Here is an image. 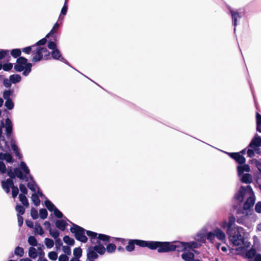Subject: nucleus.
<instances>
[{"instance_id": "nucleus-43", "label": "nucleus", "mask_w": 261, "mask_h": 261, "mask_svg": "<svg viewBox=\"0 0 261 261\" xmlns=\"http://www.w3.org/2000/svg\"><path fill=\"white\" fill-rule=\"evenodd\" d=\"M4 146H3L1 143H0V149L3 152H5V153L8 152V151L10 150L9 143L7 141L4 142Z\"/></svg>"}, {"instance_id": "nucleus-5", "label": "nucleus", "mask_w": 261, "mask_h": 261, "mask_svg": "<svg viewBox=\"0 0 261 261\" xmlns=\"http://www.w3.org/2000/svg\"><path fill=\"white\" fill-rule=\"evenodd\" d=\"M32 66V64L29 63L26 58L21 57L17 59L14 69L16 72L23 71L22 75L27 76L31 72Z\"/></svg>"}, {"instance_id": "nucleus-46", "label": "nucleus", "mask_w": 261, "mask_h": 261, "mask_svg": "<svg viewBox=\"0 0 261 261\" xmlns=\"http://www.w3.org/2000/svg\"><path fill=\"white\" fill-rule=\"evenodd\" d=\"M47 216H48V213H47V210L45 208H41L39 210V216L41 219H42L43 220L47 218Z\"/></svg>"}, {"instance_id": "nucleus-53", "label": "nucleus", "mask_w": 261, "mask_h": 261, "mask_svg": "<svg viewBox=\"0 0 261 261\" xmlns=\"http://www.w3.org/2000/svg\"><path fill=\"white\" fill-rule=\"evenodd\" d=\"M27 186L29 189L34 193H36V187H38L35 181H33V182H28Z\"/></svg>"}, {"instance_id": "nucleus-7", "label": "nucleus", "mask_w": 261, "mask_h": 261, "mask_svg": "<svg viewBox=\"0 0 261 261\" xmlns=\"http://www.w3.org/2000/svg\"><path fill=\"white\" fill-rule=\"evenodd\" d=\"M69 224H71L70 228H84L72 222L67 217H64L63 219L57 220L55 222L57 228H66Z\"/></svg>"}, {"instance_id": "nucleus-36", "label": "nucleus", "mask_w": 261, "mask_h": 261, "mask_svg": "<svg viewBox=\"0 0 261 261\" xmlns=\"http://www.w3.org/2000/svg\"><path fill=\"white\" fill-rule=\"evenodd\" d=\"M19 198L23 206L25 207H28L29 206V203L25 195L20 194L19 195Z\"/></svg>"}, {"instance_id": "nucleus-63", "label": "nucleus", "mask_w": 261, "mask_h": 261, "mask_svg": "<svg viewBox=\"0 0 261 261\" xmlns=\"http://www.w3.org/2000/svg\"><path fill=\"white\" fill-rule=\"evenodd\" d=\"M48 47L54 50V49H57V44L55 41H49L47 44Z\"/></svg>"}, {"instance_id": "nucleus-2", "label": "nucleus", "mask_w": 261, "mask_h": 261, "mask_svg": "<svg viewBox=\"0 0 261 261\" xmlns=\"http://www.w3.org/2000/svg\"><path fill=\"white\" fill-rule=\"evenodd\" d=\"M30 169L27 165L26 163L21 161L20 164V167H16L13 170L12 167H9L7 169V174L9 177V178L13 179L15 178L16 177L21 180L25 181L28 180V177L25 174H29Z\"/></svg>"}, {"instance_id": "nucleus-55", "label": "nucleus", "mask_w": 261, "mask_h": 261, "mask_svg": "<svg viewBox=\"0 0 261 261\" xmlns=\"http://www.w3.org/2000/svg\"><path fill=\"white\" fill-rule=\"evenodd\" d=\"M49 234L54 238L55 239H56L58 238L59 236V232L58 229H49Z\"/></svg>"}, {"instance_id": "nucleus-45", "label": "nucleus", "mask_w": 261, "mask_h": 261, "mask_svg": "<svg viewBox=\"0 0 261 261\" xmlns=\"http://www.w3.org/2000/svg\"><path fill=\"white\" fill-rule=\"evenodd\" d=\"M74 257L80 258L82 255V250L80 247L75 248L73 250Z\"/></svg>"}, {"instance_id": "nucleus-15", "label": "nucleus", "mask_w": 261, "mask_h": 261, "mask_svg": "<svg viewBox=\"0 0 261 261\" xmlns=\"http://www.w3.org/2000/svg\"><path fill=\"white\" fill-rule=\"evenodd\" d=\"M5 132L7 138L12 139L11 136L13 132V123L11 119L7 118L5 120Z\"/></svg>"}, {"instance_id": "nucleus-8", "label": "nucleus", "mask_w": 261, "mask_h": 261, "mask_svg": "<svg viewBox=\"0 0 261 261\" xmlns=\"http://www.w3.org/2000/svg\"><path fill=\"white\" fill-rule=\"evenodd\" d=\"M196 243L193 242L191 244L189 243L182 242H175L172 243V251H177L178 252L184 251L187 248H195Z\"/></svg>"}, {"instance_id": "nucleus-59", "label": "nucleus", "mask_w": 261, "mask_h": 261, "mask_svg": "<svg viewBox=\"0 0 261 261\" xmlns=\"http://www.w3.org/2000/svg\"><path fill=\"white\" fill-rule=\"evenodd\" d=\"M236 221V218L233 215L229 217L228 219V227L227 228H232L231 227L234 224Z\"/></svg>"}, {"instance_id": "nucleus-41", "label": "nucleus", "mask_w": 261, "mask_h": 261, "mask_svg": "<svg viewBox=\"0 0 261 261\" xmlns=\"http://www.w3.org/2000/svg\"><path fill=\"white\" fill-rule=\"evenodd\" d=\"M254 179L258 185L259 189L261 191V173H254Z\"/></svg>"}, {"instance_id": "nucleus-48", "label": "nucleus", "mask_w": 261, "mask_h": 261, "mask_svg": "<svg viewBox=\"0 0 261 261\" xmlns=\"http://www.w3.org/2000/svg\"><path fill=\"white\" fill-rule=\"evenodd\" d=\"M16 211L17 212L18 214L19 215H23L25 212V208L23 206L20 204H17L15 207Z\"/></svg>"}, {"instance_id": "nucleus-40", "label": "nucleus", "mask_w": 261, "mask_h": 261, "mask_svg": "<svg viewBox=\"0 0 261 261\" xmlns=\"http://www.w3.org/2000/svg\"><path fill=\"white\" fill-rule=\"evenodd\" d=\"M134 240H130L128 243V245L126 246L125 249L127 251L131 252L134 250L135 248Z\"/></svg>"}, {"instance_id": "nucleus-33", "label": "nucleus", "mask_w": 261, "mask_h": 261, "mask_svg": "<svg viewBox=\"0 0 261 261\" xmlns=\"http://www.w3.org/2000/svg\"><path fill=\"white\" fill-rule=\"evenodd\" d=\"M202 228H219V225L217 222H214L213 220L209 221L206 225Z\"/></svg>"}, {"instance_id": "nucleus-21", "label": "nucleus", "mask_w": 261, "mask_h": 261, "mask_svg": "<svg viewBox=\"0 0 261 261\" xmlns=\"http://www.w3.org/2000/svg\"><path fill=\"white\" fill-rule=\"evenodd\" d=\"M250 171V168L249 165L245 164H240L237 166V172L238 176H240L243 174H244V172H249Z\"/></svg>"}, {"instance_id": "nucleus-28", "label": "nucleus", "mask_w": 261, "mask_h": 261, "mask_svg": "<svg viewBox=\"0 0 261 261\" xmlns=\"http://www.w3.org/2000/svg\"><path fill=\"white\" fill-rule=\"evenodd\" d=\"M97 253L100 255H103L106 252V248L102 244H98L93 246Z\"/></svg>"}, {"instance_id": "nucleus-61", "label": "nucleus", "mask_w": 261, "mask_h": 261, "mask_svg": "<svg viewBox=\"0 0 261 261\" xmlns=\"http://www.w3.org/2000/svg\"><path fill=\"white\" fill-rule=\"evenodd\" d=\"M48 256L52 260H55L58 258V254L55 251H51L48 253Z\"/></svg>"}, {"instance_id": "nucleus-4", "label": "nucleus", "mask_w": 261, "mask_h": 261, "mask_svg": "<svg viewBox=\"0 0 261 261\" xmlns=\"http://www.w3.org/2000/svg\"><path fill=\"white\" fill-rule=\"evenodd\" d=\"M249 195V197H248L244 202L243 206H239V207L235 209L237 214L247 213L252 215L253 214L254 211L253 206L255 202V196L253 191L252 193H250Z\"/></svg>"}, {"instance_id": "nucleus-6", "label": "nucleus", "mask_w": 261, "mask_h": 261, "mask_svg": "<svg viewBox=\"0 0 261 261\" xmlns=\"http://www.w3.org/2000/svg\"><path fill=\"white\" fill-rule=\"evenodd\" d=\"M4 160L10 164L13 163L14 161L13 156L10 153L0 152V173L2 174L6 173L7 169L5 164L3 162Z\"/></svg>"}, {"instance_id": "nucleus-26", "label": "nucleus", "mask_w": 261, "mask_h": 261, "mask_svg": "<svg viewBox=\"0 0 261 261\" xmlns=\"http://www.w3.org/2000/svg\"><path fill=\"white\" fill-rule=\"evenodd\" d=\"M249 163L250 164L254 165L258 169V171L256 173H261V160L259 161L256 159H252L249 161Z\"/></svg>"}, {"instance_id": "nucleus-52", "label": "nucleus", "mask_w": 261, "mask_h": 261, "mask_svg": "<svg viewBox=\"0 0 261 261\" xmlns=\"http://www.w3.org/2000/svg\"><path fill=\"white\" fill-rule=\"evenodd\" d=\"M44 243L48 248H51L54 246V242L53 240L51 239L45 238L44 240Z\"/></svg>"}, {"instance_id": "nucleus-12", "label": "nucleus", "mask_w": 261, "mask_h": 261, "mask_svg": "<svg viewBox=\"0 0 261 261\" xmlns=\"http://www.w3.org/2000/svg\"><path fill=\"white\" fill-rule=\"evenodd\" d=\"M158 252L159 253L168 252L172 251V243L169 242L159 241L158 246Z\"/></svg>"}, {"instance_id": "nucleus-50", "label": "nucleus", "mask_w": 261, "mask_h": 261, "mask_svg": "<svg viewBox=\"0 0 261 261\" xmlns=\"http://www.w3.org/2000/svg\"><path fill=\"white\" fill-rule=\"evenodd\" d=\"M59 27V24L58 22H56L50 31L46 35V37H49L51 35H54L56 33V30Z\"/></svg>"}, {"instance_id": "nucleus-9", "label": "nucleus", "mask_w": 261, "mask_h": 261, "mask_svg": "<svg viewBox=\"0 0 261 261\" xmlns=\"http://www.w3.org/2000/svg\"><path fill=\"white\" fill-rule=\"evenodd\" d=\"M86 233L91 238L92 243H94L95 240H101L103 242H109L110 237L103 234H98L96 232L87 230Z\"/></svg>"}, {"instance_id": "nucleus-62", "label": "nucleus", "mask_w": 261, "mask_h": 261, "mask_svg": "<svg viewBox=\"0 0 261 261\" xmlns=\"http://www.w3.org/2000/svg\"><path fill=\"white\" fill-rule=\"evenodd\" d=\"M247 155L249 158H253L255 155L254 149L251 148H248L247 150Z\"/></svg>"}, {"instance_id": "nucleus-22", "label": "nucleus", "mask_w": 261, "mask_h": 261, "mask_svg": "<svg viewBox=\"0 0 261 261\" xmlns=\"http://www.w3.org/2000/svg\"><path fill=\"white\" fill-rule=\"evenodd\" d=\"M87 259H95L98 258V255L93 246H90L87 249Z\"/></svg>"}, {"instance_id": "nucleus-27", "label": "nucleus", "mask_w": 261, "mask_h": 261, "mask_svg": "<svg viewBox=\"0 0 261 261\" xmlns=\"http://www.w3.org/2000/svg\"><path fill=\"white\" fill-rule=\"evenodd\" d=\"M43 58V55L38 47L37 48V50L35 53V56L32 58V62H37L40 61Z\"/></svg>"}, {"instance_id": "nucleus-51", "label": "nucleus", "mask_w": 261, "mask_h": 261, "mask_svg": "<svg viewBox=\"0 0 261 261\" xmlns=\"http://www.w3.org/2000/svg\"><path fill=\"white\" fill-rule=\"evenodd\" d=\"M31 216L33 219L36 220L38 218L39 215L37 210L34 207L31 208Z\"/></svg>"}, {"instance_id": "nucleus-49", "label": "nucleus", "mask_w": 261, "mask_h": 261, "mask_svg": "<svg viewBox=\"0 0 261 261\" xmlns=\"http://www.w3.org/2000/svg\"><path fill=\"white\" fill-rule=\"evenodd\" d=\"M116 249V245L113 243H110L107 245L106 250L109 253H113L115 251Z\"/></svg>"}, {"instance_id": "nucleus-25", "label": "nucleus", "mask_w": 261, "mask_h": 261, "mask_svg": "<svg viewBox=\"0 0 261 261\" xmlns=\"http://www.w3.org/2000/svg\"><path fill=\"white\" fill-rule=\"evenodd\" d=\"M194 257V254L191 252H185L181 254V258L185 261H192Z\"/></svg>"}, {"instance_id": "nucleus-39", "label": "nucleus", "mask_w": 261, "mask_h": 261, "mask_svg": "<svg viewBox=\"0 0 261 261\" xmlns=\"http://www.w3.org/2000/svg\"><path fill=\"white\" fill-rule=\"evenodd\" d=\"M14 254H15V255H16L20 257L23 256L24 255L23 248L22 247H20L19 246L16 247L14 250Z\"/></svg>"}, {"instance_id": "nucleus-24", "label": "nucleus", "mask_w": 261, "mask_h": 261, "mask_svg": "<svg viewBox=\"0 0 261 261\" xmlns=\"http://www.w3.org/2000/svg\"><path fill=\"white\" fill-rule=\"evenodd\" d=\"M13 180L11 178H7L6 180L1 181L2 187L3 189L12 188L14 184Z\"/></svg>"}, {"instance_id": "nucleus-37", "label": "nucleus", "mask_w": 261, "mask_h": 261, "mask_svg": "<svg viewBox=\"0 0 261 261\" xmlns=\"http://www.w3.org/2000/svg\"><path fill=\"white\" fill-rule=\"evenodd\" d=\"M32 200L36 206H38L40 204V200L38 195L36 193H33L31 197Z\"/></svg>"}, {"instance_id": "nucleus-31", "label": "nucleus", "mask_w": 261, "mask_h": 261, "mask_svg": "<svg viewBox=\"0 0 261 261\" xmlns=\"http://www.w3.org/2000/svg\"><path fill=\"white\" fill-rule=\"evenodd\" d=\"M216 237V238L221 241L224 242L225 240V234L221 231V229H215Z\"/></svg>"}, {"instance_id": "nucleus-38", "label": "nucleus", "mask_w": 261, "mask_h": 261, "mask_svg": "<svg viewBox=\"0 0 261 261\" xmlns=\"http://www.w3.org/2000/svg\"><path fill=\"white\" fill-rule=\"evenodd\" d=\"M29 255L32 258H36L38 255L36 248L32 247H30L29 249Z\"/></svg>"}, {"instance_id": "nucleus-10", "label": "nucleus", "mask_w": 261, "mask_h": 261, "mask_svg": "<svg viewBox=\"0 0 261 261\" xmlns=\"http://www.w3.org/2000/svg\"><path fill=\"white\" fill-rule=\"evenodd\" d=\"M71 232L74 234L75 238L82 243L87 242L88 239L85 236V231L86 229H70Z\"/></svg>"}, {"instance_id": "nucleus-14", "label": "nucleus", "mask_w": 261, "mask_h": 261, "mask_svg": "<svg viewBox=\"0 0 261 261\" xmlns=\"http://www.w3.org/2000/svg\"><path fill=\"white\" fill-rule=\"evenodd\" d=\"M231 159H233L239 164H244L246 162V159L240 153L225 152Z\"/></svg>"}, {"instance_id": "nucleus-54", "label": "nucleus", "mask_w": 261, "mask_h": 261, "mask_svg": "<svg viewBox=\"0 0 261 261\" xmlns=\"http://www.w3.org/2000/svg\"><path fill=\"white\" fill-rule=\"evenodd\" d=\"M13 68V64L10 62L6 63L3 64V69L5 71H9Z\"/></svg>"}, {"instance_id": "nucleus-16", "label": "nucleus", "mask_w": 261, "mask_h": 261, "mask_svg": "<svg viewBox=\"0 0 261 261\" xmlns=\"http://www.w3.org/2000/svg\"><path fill=\"white\" fill-rule=\"evenodd\" d=\"M200 237V241L204 242L207 239L210 243H214L216 237L215 230L213 232L210 231L206 233L201 234L199 236Z\"/></svg>"}, {"instance_id": "nucleus-57", "label": "nucleus", "mask_w": 261, "mask_h": 261, "mask_svg": "<svg viewBox=\"0 0 261 261\" xmlns=\"http://www.w3.org/2000/svg\"><path fill=\"white\" fill-rule=\"evenodd\" d=\"M12 189V197L15 198L17 197L18 193H19V189L18 187L14 185V184H13V187L11 188Z\"/></svg>"}, {"instance_id": "nucleus-47", "label": "nucleus", "mask_w": 261, "mask_h": 261, "mask_svg": "<svg viewBox=\"0 0 261 261\" xmlns=\"http://www.w3.org/2000/svg\"><path fill=\"white\" fill-rule=\"evenodd\" d=\"M63 241H64V242L65 243H66L67 244L69 245H73L74 244V240L70 238L69 236H65L64 238H63Z\"/></svg>"}, {"instance_id": "nucleus-34", "label": "nucleus", "mask_w": 261, "mask_h": 261, "mask_svg": "<svg viewBox=\"0 0 261 261\" xmlns=\"http://www.w3.org/2000/svg\"><path fill=\"white\" fill-rule=\"evenodd\" d=\"M11 55L14 58H18L21 57V50L20 48H15L11 50Z\"/></svg>"}, {"instance_id": "nucleus-58", "label": "nucleus", "mask_w": 261, "mask_h": 261, "mask_svg": "<svg viewBox=\"0 0 261 261\" xmlns=\"http://www.w3.org/2000/svg\"><path fill=\"white\" fill-rule=\"evenodd\" d=\"M56 217L59 219H63L64 217H66L63 214V213L57 208L53 212Z\"/></svg>"}, {"instance_id": "nucleus-1", "label": "nucleus", "mask_w": 261, "mask_h": 261, "mask_svg": "<svg viewBox=\"0 0 261 261\" xmlns=\"http://www.w3.org/2000/svg\"><path fill=\"white\" fill-rule=\"evenodd\" d=\"M229 241L233 246H238L236 250H246L250 248L251 243L246 241L243 235L241 234L239 229H227Z\"/></svg>"}, {"instance_id": "nucleus-30", "label": "nucleus", "mask_w": 261, "mask_h": 261, "mask_svg": "<svg viewBox=\"0 0 261 261\" xmlns=\"http://www.w3.org/2000/svg\"><path fill=\"white\" fill-rule=\"evenodd\" d=\"M159 241H146V247L149 248L151 250H155L157 249L158 246Z\"/></svg>"}, {"instance_id": "nucleus-3", "label": "nucleus", "mask_w": 261, "mask_h": 261, "mask_svg": "<svg viewBox=\"0 0 261 261\" xmlns=\"http://www.w3.org/2000/svg\"><path fill=\"white\" fill-rule=\"evenodd\" d=\"M252 193L253 189L250 185L241 186L233 196L232 200L236 203L233 204L232 208L235 210L239 207V206H242L244 201L245 195Z\"/></svg>"}, {"instance_id": "nucleus-23", "label": "nucleus", "mask_w": 261, "mask_h": 261, "mask_svg": "<svg viewBox=\"0 0 261 261\" xmlns=\"http://www.w3.org/2000/svg\"><path fill=\"white\" fill-rule=\"evenodd\" d=\"M239 176L240 178V181L242 183L249 184H251L253 181L251 174L248 173L243 174L242 175Z\"/></svg>"}, {"instance_id": "nucleus-42", "label": "nucleus", "mask_w": 261, "mask_h": 261, "mask_svg": "<svg viewBox=\"0 0 261 261\" xmlns=\"http://www.w3.org/2000/svg\"><path fill=\"white\" fill-rule=\"evenodd\" d=\"M13 93V90H7L4 91L3 93V97L4 98L7 100V99H11L10 98L11 96L12 95Z\"/></svg>"}, {"instance_id": "nucleus-17", "label": "nucleus", "mask_w": 261, "mask_h": 261, "mask_svg": "<svg viewBox=\"0 0 261 261\" xmlns=\"http://www.w3.org/2000/svg\"><path fill=\"white\" fill-rule=\"evenodd\" d=\"M261 147V137L257 134H256L252 138L247 148H255L256 147Z\"/></svg>"}, {"instance_id": "nucleus-20", "label": "nucleus", "mask_w": 261, "mask_h": 261, "mask_svg": "<svg viewBox=\"0 0 261 261\" xmlns=\"http://www.w3.org/2000/svg\"><path fill=\"white\" fill-rule=\"evenodd\" d=\"M242 252L245 251V258L248 259V261H253V257L255 256L256 251L254 248H251L248 249L247 248L246 250L241 251Z\"/></svg>"}, {"instance_id": "nucleus-44", "label": "nucleus", "mask_w": 261, "mask_h": 261, "mask_svg": "<svg viewBox=\"0 0 261 261\" xmlns=\"http://www.w3.org/2000/svg\"><path fill=\"white\" fill-rule=\"evenodd\" d=\"M5 106L9 110H11L14 108V103L13 102V100L11 99H7L5 103Z\"/></svg>"}, {"instance_id": "nucleus-60", "label": "nucleus", "mask_w": 261, "mask_h": 261, "mask_svg": "<svg viewBox=\"0 0 261 261\" xmlns=\"http://www.w3.org/2000/svg\"><path fill=\"white\" fill-rule=\"evenodd\" d=\"M134 241L136 245L142 247H146V241L134 240Z\"/></svg>"}, {"instance_id": "nucleus-13", "label": "nucleus", "mask_w": 261, "mask_h": 261, "mask_svg": "<svg viewBox=\"0 0 261 261\" xmlns=\"http://www.w3.org/2000/svg\"><path fill=\"white\" fill-rule=\"evenodd\" d=\"M51 55L53 59L62 62L72 68L74 69V68L71 66V64L64 57H62V54L59 49L57 48L52 50Z\"/></svg>"}, {"instance_id": "nucleus-18", "label": "nucleus", "mask_w": 261, "mask_h": 261, "mask_svg": "<svg viewBox=\"0 0 261 261\" xmlns=\"http://www.w3.org/2000/svg\"><path fill=\"white\" fill-rule=\"evenodd\" d=\"M239 215H241V214H240ZM241 215H242V216L238 217L237 218V223L240 224H242L244 226L248 227V228H249V226H248L247 220L249 218V217L251 215L247 213L244 214H241Z\"/></svg>"}, {"instance_id": "nucleus-11", "label": "nucleus", "mask_w": 261, "mask_h": 261, "mask_svg": "<svg viewBox=\"0 0 261 261\" xmlns=\"http://www.w3.org/2000/svg\"><path fill=\"white\" fill-rule=\"evenodd\" d=\"M228 14L231 15L232 23L234 26V32L235 33L236 30V27L238 24V21L240 20L242 17V16L241 15V14L239 13L237 11L233 10L230 7H228Z\"/></svg>"}, {"instance_id": "nucleus-56", "label": "nucleus", "mask_w": 261, "mask_h": 261, "mask_svg": "<svg viewBox=\"0 0 261 261\" xmlns=\"http://www.w3.org/2000/svg\"><path fill=\"white\" fill-rule=\"evenodd\" d=\"M28 243L32 246H36L37 244V240L34 236H30L29 237Z\"/></svg>"}, {"instance_id": "nucleus-35", "label": "nucleus", "mask_w": 261, "mask_h": 261, "mask_svg": "<svg viewBox=\"0 0 261 261\" xmlns=\"http://www.w3.org/2000/svg\"><path fill=\"white\" fill-rule=\"evenodd\" d=\"M256 130L261 132V115L258 112L256 113Z\"/></svg>"}, {"instance_id": "nucleus-64", "label": "nucleus", "mask_w": 261, "mask_h": 261, "mask_svg": "<svg viewBox=\"0 0 261 261\" xmlns=\"http://www.w3.org/2000/svg\"><path fill=\"white\" fill-rule=\"evenodd\" d=\"M254 209L256 213H261V201H258L256 203Z\"/></svg>"}, {"instance_id": "nucleus-19", "label": "nucleus", "mask_w": 261, "mask_h": 261, "mask_svg": "<svg viewBox=\"0 0 261 261\" xmlns=\"http://www.w3.org/2000/svg\"><path fill=\"white\" fill-rule=\"evenodd\" d=\"M11 146L12 150L15 153V155L21 159L22 158V154L21 153L18 146L16 144L15 140L13 138L10 140Z\"/></svg>"}, {"instance_id": "nucleus-32", "label": "nucleus", "mask_w": 261, "mask_h": 261, "mask_svg": "<svg viewBox=\"0 0 261 261\" xmlns=\"http://www.w3.org/2000/svg\"><path fill=\"white\" fill-rule=\"evenodd\" d=\"M9 78L12 84H17L19 83L21 80V77L19 74H13L9 76Z\"/></svg>"}, {"instance_id": "nucleus-29", "label": "nucleus", "mask_w": 261, "mask_h": 261, "mask_svg": "<svg viewBox=\"0 0 261 261\" xmlns=\"http://www.w3.org/2000/svg\"><path fill=\"white\" fill-rule=\"evenodd\" d=\"M46 200L44 201V204L45 206L47 207L48 210L50 212H54L56 208H57L56 206L48 199L46 197Z\"/></svg>"}]
</instances>
